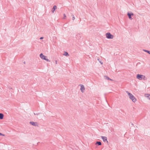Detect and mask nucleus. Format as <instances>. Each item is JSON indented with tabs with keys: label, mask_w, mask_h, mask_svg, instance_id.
I'll return each mask as SVG.
<instances>
[{
	"label": "nucleus",
	"mask_w": 150,
	"mask_h": 150,
	"mask_svg": "<svg viewBox=\"0 0 150 150\" xmlns=\"http://www.w3.org/2000/svg\"><path fill=\"white\" fill-rule=\"evenodd\" d=\"M57 7L56 6L54 5L53 6V8L52 9V13H54V11L55 10L57 9Z\"/></svg>",
	"instance_id": "nucleus-9"
},
{
	"label": "nucleus",
	"mask_w": 150,
	"mask_h": 150,
	"mask_svg": "<svg viewBox=\"0 0 150 150\" xmlns=\"http://www.w3.org/2000/svg\"><path fill=\"white\" fill-rule=\"evenodd\" d=\"M143 50L147 53L148 54H150V51H149L147 50L143 49Z\"/></svg>",
	"instance_id": "nucleus-14"
},
{
	"label": "nucleus",
	"mask_w": 150,
	"mask_h": 150,
	"mask_svg": "<svg viewBox=\"0 0 150 150\" xmlns=\"http://www.w3.org/2000/svg\"><path fill=\"white\" fill-rule=\"evenodd\" d=\"M71 16H72V19L73 20H74L75 19V17L74 15L72 14L71 15Z\"/></svg>",
	"instance_id": "nucleus-15"
},
{
	"label": "nucleus",
	"mask_w": 150,
	"mask_h": 150,
	"mask_svg": "<svg viewBox=\"0 0 150 150\" xmlns=\"http://www.w3.org/2000/svg\"><path fill=\"white\" fill-rule=\"evenodd\" d=\"M146 95L148 96H147V97H148L149 98H149H150V94H147Z\"/></svg>",
	"instance_id": "nucleus-19"
},
{
	"label": "nucleus",
	"mask_w": 150,
	"mask_h": 150,
	"mask_svg": "<svg viewBox=\"0 0 150 150\" xmlns=\"http://www.w3.org/2000/svg\"><path fill=\"white\" fill-rule=\"evenodd\" d=\"M55 62H56V64H57V60H56V61H55Z\"/></svg>",
	"instance_id": "nucleus-24"
},
{
	"label": "nucleus",
	"mask_w": 150,
	"mask_h": 150,
	"mask_svg": "<svg viewBox=\"0 0 150 150\" xmlns=\"http://www.w3.org/2000/svg\"><path fill=\"white\" fill-rule=\"evenodd\" d=\"M104 77L105 78V79L108 80H110V81H112V80L108 76H105Z\"/></svg>",
	"instance_id": "nucleus-11"
},
{
	"label": "nucleus",
	"mask_w": 150,
	"mask_h": 150,
	"mask_svg": "<svg viewBox=\"0 0 150 150\" xmlns=\"http://www.w3.org/2000/svg\"><path fill=\"white\" fill-rule=\"evenodd\" d=\"M43 38H44L43 37H41L40 38V40H42V39H43Z\"/></svg>",
	"instance_id": "nucleus-23"
},
{
	"label": "nucleus",
	"mask_w": 150,
	"mask_h": 150,
	"mask_svg": "<svg viewBox=\"0 0 150 150\" xmlns=\"http://www.w3.org/2000/svg\"><path fill=\"white\" fill-rule=\"evenodd\" d=\"M149 99H150V98H149Z\"/></svg>",
	"instance_id": "nucleus-27"
},
{
	"label": "nucleus",
	"mask_w": 150,
	"mask_h": 150,
	"mask_svg": "<svg viewBox=\"0 0 150 150\" xmlns=\"http://www.w3.org/2000/svg\"><path fill=\"white\" fill-rule=\"evenodd\" d=\"M66 17V15L65 14H64V17L63 18V19H65Z\"/></svg>",
	"instance_id": "nucleus-16"
},
{
	"label": "nucleus",
	"mask_w": 150,
	"mask_h": 150,
	"mask_svg": "<svg viewBox=\"0 0 150 150\" xmlns=\"http://www.w3.org/2000/svg\"><path fill=\"white\" fill-rule=\"evenodd\" d=\"M134 13L132 12L130 13L128 12L127 13V15L128 16L129 18L131 20H132V16H134Z\"/></svg>",
	"instance_id": "nucleus-4"
},
{
	"label": "nucleus",
	"mask_w": 150,
	"mask_h": 150,
	"mask_svg": "<svg viewBox=\"0 0 150 150\" xmlns=\"http://www.w3.org/2000/svg\"><path fill=\"white\" fill-rule=\"evenodd\" d=\"M63 55L66 56H69V54H68V52H64V54Z\"/></svg>",
	"instance_id": "nucleus-13"
},
{
	"label": "nucleus",
	"mask_w": 150,
	"mask_h": 150,
	"mask_svg": "<svg viewBox=\"0 0 150 150\" xmlns=\"http://www.w3.org/2000/svg\"><path fill=\"white\" fill-rule=\"evenodd\" d=\"M95 144L98 146H100L102 145V143L100 141H97L96 143H95Z\"/></svg>",
	"instance_id": "nucleus-10"
},
{
	"label": "nucleus",
	"mask_w": 150,
	"mask_h": 150,
	"mask_svg": "<svg viewBox=\"0 0 150 150\" xmlns=\"http://www.w3.org/2000/svg\"><path fill=\"white\" fill-rule=\"evenodd\" d=\"M143 77L145 78V76L144 75L139 74H137V75L136 77L137 79L139 80H142V78H143Z\"/></svg>",
	"instance_id": "nucleus-3"
},
{
	"label": "nucleus",
	"mask_w": 150,
	"mask_h": 150,
	"mask_svg": "<svg viewBox=\"0 0 150 150\" xmlns=\"http://www.w3.org/2000/svg\"><path fill=\"white\" fill-rule=\"evenodd\" d=\"M101 138L104 142H106L108 144V141H107V137H106L105 136H102Z\"/></svg>",
	"instance_id": "nucleus-5"
},
{
	"label": "nucleus",
	"mask_w": 150,
	"mask_h": 150,
	"mask_svg": "<svg viewBox=\"0 0 150 150\" xmlns=\"http://www.w3.org/2000/svg\"><path fill=\"white\" fill-rule=\"evenodd\" d=\"M126 93L128 94L129 97V98L134 103L136 102L137 99L131 93L129 92L128 91H126Z\"/></svg>",
	"instance_id": "nucleus-1"
},
{
	"label": "nucleus",
	"mask_w": 150,
	"mask_h": 150,
	"mask_svg": "<svg viewBox=\"0 0 150 150\" xmlns=\"http://www.w3.org/2000/svg\"><path fill=\"white\" fill-rule=\"evenodd\" d=\"M4 117V115L2 113H0V119L2 120Z\"/></svg>",
	"instance_id": "nucleus-12"
},
{
	"label": "nucleus",
	"mask_w": 150,
	"mask_h": 150,
	"mask_svg": "<svg viewBox=\"0 0 150 150\" xmlns=\"http://www.w3.org/2000/svg\"><path fill=\"white\" fill-rule=\"evenodd\" d=\"M40 57L42 59L45 60V59L46 58H47V56H45L42 53H41L40 55Z\"/></svg>",
	"instance_id": "nucleus-6"
},
{
	"label": "nucleus",
	"mask_w": 150,
	"mask_h": 150,
	"mask_svg": "<svg viewBox=\"0 0 150 150\" xmlns=\"http://www.w3.org/2000/svg\"><path fill=\"white\" fill-rule=\"evenodd\" d=\"M100 63H101V64H103V62H100Z\"/></svg>",
	"instance_id": "nucleus-25"
},
{
	"label": "nucleus",
	"mask_w": 150,
	"mask_h": 150,
	"mask_svg": "<svg viewBox=\"0 0 150 150\" xmlns=\"http://www.w3.org/2000/svg\"><path fill=\"white\" fill-rule=\"evenodd\" d=\"M142 79H143L144 80H146L147 78L146 77L145 78L143 77V78H142Z\"/></svg>",
	"instance_id": "nucleus-20"
},
{
	"label": "nucleus",
	"mask_w": 150,
	"mask_h": 150,
	"mask_svg": "<svg viewBox=\"0 0 150 150\" xmlns=\"http://www.w3.org/2000/svg\"><path fill=\"white\" fill-rule=\"evenodd\" d=\"M0 136H5V134H2L0 132Z\"/></svg>",
	"instance_id": "nucleus-21"
},
{
	"label": "nucleus",
	"mask_w": 150,
	"mask_h": 150,
	"mask_svg": "<svg viewBox=\"0 0 150 150\" xmlns=\"http://www.w3.org/2000/svg\"><path fill=\"white\" fill-rule=\"evenodd\" d=\"M45 60H46V61H47V62H50V60L49 59H47V58H46L45 59Z\"/></svg>",
	"instance_id": "nucleus-17"
},
{
	"label": "nucleus",
	"mask_w": 150,
	"mask_h": 150,
	"mask_svg": "<svg viewBox=\"0 0 150 150\" xmlns=\"http://www.w3.org/2000/svg\"><path fill=\"white\" fill-rule=\"evenodd\" d=\"M133 125L134 124L132 123H131L129 124L130 126H131V127H132V126H133Z\"/></svg>",
	"instance_id": "nucleus-18"
},
{
	"label": "nucleus",
	"mask_w": 150,
	"mask_h": 150,
	"mask_svg": "<svg viewBox=\"0 0 150 150\" xmlns=\"http://www.w3.org/2000/svg\"><path fill=\"white\" fill-rule=\"evenodd\" d=\"M39 114H40V113H34V114L35 115H39Z\"/></svg>",
	"instance_id": "nucleus-22"
},
{
	"label": "nucleus",
	"mask_w": 150,
	"mask_h": 150,
	"mask_svg": "<svg viewBox=\"0 0 150 150\" xmlns=\"http://www.w3.org/2000/svg\"><path fill=\"white\" fill-rule=\"evenodd\" d=\"M81 86L80 90L81 92L82 93L84 92V90H85V88L84 87V86L82 84L80 85Z\"/></svg>",
	"instance_id": "nucleus-8"
},
{
	"label": "nucleus",
	"mask_w": 150,
	"mask_h": 150,
	"mask_svg": "<svg viewBox=\"0 0 150 150\" xmlns=\"http://www.w3.org/2000/svg\"><path fill=\"white\" fill-rule=\"evenodd\" d=\"M105 35L106 38L109 39H113L114 37L113 35L111 34L110 32H108L106 33Z\"/></svg>",
	"instance_id": "nucleus-2"
},
{
	"label": "nucleus",
	"mask_w": 150,
	"mask_h": 150,
	"mask_svg": "<svg viewBox=\"0 0 150 150\" xmlns=\"http://www.w3.org/2000/svg\"><path fill=\"white\" fill-rule=\"evenodd\" d=\"M23 63H24V64H25V62H24Z\"/></svg>",
	"instance_id": "nucleus-26"
},
{
	"label": "nucleus",
	"mask_w": 150,
	"mask_h": 150,
	"mask_svg": "<svg viewBox=\"0 0 150 150\" xmlns=\"http://www.w3.org/2000/svg\"><path fill=\"white\" fill-rule=\"evenodd\" d=\"M29 123L30 125H31L33 126H38V125H38L37 122H35L33 121H30Z\"/></svg>",
	"instance_id": "nucleus-7"
}]
</instances>
